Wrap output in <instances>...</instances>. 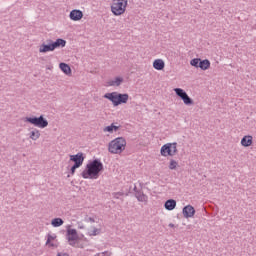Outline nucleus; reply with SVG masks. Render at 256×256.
Segmentation results:
<instances>
[{
	"instance_id": "a211bd4d",
	"label": "nucleus",
	"mask_w": 256,
	"mask_h": 256,
	"mask_svg": "<svg viewBox=\"0 0 256 256\" xmlns=\"http://www.w3.org/2000/svg\"><path fill=\"white\" fill-rule=\"evenodd\" d=\"M123 83V77H116L113 80L108 81L109 87H119Z\"/></svg>"
},
{
	"instance_id": "e433bc0d",
	"label": "nucleus",
	"mask_w": 256,
	"mask_h": 256,
	"mask_svg": "<svg viewBox=\"0 0 256 256\" xmlns=\"http://www.w3.org/2000/svg\"><path fill=\"white\" fill-rule=\"evenodd\" d=\"M169 227H175V224L170 223V224H169Z\"/></svg>"
},
{
	"instance_id": "c756f323",
	"label": "nucleus",
	"mask_w": 256,
	"mask_h": 256,
	"mask_svg": "<svg viewBox=\"0 0 256 256\" xmlns=\"http://www.w3.org/2000/svg\"><path fill=\"white\" fill-rule=\"evenodd\" d=\"M80 166H76V164H74L71 169H70V175H75V171H77V169H79Z\"/></svg>"
},
{
	"instance_id": "5701e85b",
	"label": "nucleus",
	"mask_w": 256,
	"mask_h": 256,
	"mask_svg": "<svg viewBox=\"0 0 256 256\" xmlns=\"http://www.w3.org/2000/svg\"><path fill=\"white\" fill-rule=\"evenodd\" d=\"M179 167V162H177V160L175 159H170L168 168L170 169V171H175V169H177Z\"/></svg>"
},
{
	"instance_id": "412c9836",
	"label": "nucleus",
	"mask_w": 256,
	"mask_h": 256,
	"mask_svg": "<svg viewBox=\"0 0 256 256\" xmlns=\"http://www.w3.org/2000/svg\"><path fill=\"white\" fill-rule=\"evenodd\" d=\"M135 197L141 203H147L148 197L143 192H141V191L136 192Z\"/></svg>"
},
{
	"instance_id": "f03ea898",
	"label": "nucleus",
	"mask_w": 256,
	"mask_h": 256,
	"mask_svg": "<svg viewBox=\"0 0 256 256\" xmlns=\"http://www.w3.org/2000/svg\"><path fill=\"white\" fill-rule=\"evenodd\" d=\"M125 147H127V140L123 137H118L109 142L108 151L112 155H121V152L125 151Z\"/></svg>"
},
{
	"instance_id": "39448f33",
	"label": "nucleus",
	"mask_w": 256,
	"mask_h": 256,
	"mask_svg": "<svg viewBox=\"0 0 256 256\" xmlns=\"http://www.w3.org/2000/svg\"><path fill=\"white\" fill-rule=\"evenodd\" d=\"M24 122L30 123L39 129H45V127L49 126V121H47L43 115H40L39 117H25Z\"/></svg>"
},
{
	"instance_id": "b1692460",
	"label": "nucleus",
	"mask_w": 256,
	"mask_h": 256,
	"mask_svg": "<svg viewBox=\"0 0 256 256\" xmlns=\"http://www.w3.org/2000/svg\"><path fill=\"white\" fill-rule=\"evenodd\" d=\"M64 221L61 218H54L51 221L52 227H61L63 225Z\"/></svg>"
},
{
	"instance_id": "72a5a7b5",
	"label": "nucleus",
	"mask_w": 256,
	"mask_h": 256,
	"mask_svg": "<svg viewBox=\"0 0 256 256\" xmlns=\"http://www.w3.org/2000/svg\"><path fill=\"white\" fill-rule=\"evenodd\" d=\"M112 130L113 131H119V126H115V125L112 124Z\"/></svg>"
},
{
	"instance_id": "423d86ee",
	"label": "nucleus",
	"mask_w": 256,
	"mask_h": 256,
	"mask_svg": "<svg viewBox=\"0 0 256 256\" xmlns=\"http://www.w3.org/2000/svg\"><path fill=\"white\" fill-rule=\"evenodd\" d=\"M66 239L71 247H75V245H77V241L79 240L77 230L68 228L66 231Z\"/></svg>"
},
{
	"instance_id": "f8f14e48",
	"label": "nucleus",
	"mask_w": 256,
	"mask_h": 256,
	"mask_svg": "<svg viewBox=\"0 0 256 256\" xmlns=\"http://www.w3.org/2000/svg\"><path fill=\"white\" fill-rule=\"evenodd\" d=\"M71 21H81L83 19V11L74 9L70 12Z\"/></svg>"
},
{
	"instance_id": "0eeeda50",
	"label": "nucleus",
	"mask_w": 256,
	"mask_h": 256,
	"mask_svg": "<svg viewBox=\"0 0 256 256\" xmlns=\"http://www.w3.org/2000/svg\"><path fill=\"white\" fill-rule=\"evenodd\" d=\"M174 91L176 95L180 97V99H182L184 105H193V99L189 97V95L187 94V92H185V90L181 88H175Z\"/></svg>"
},
{
	"instance_id": "f704fd0d",
	"label": "nucleus",
	"mask_w": 256,
	"mask_h": 256,
	"mask_svg": "<svg viewBox=\"0 0 256 256\" xmlns=\"http://www.w3.org/2000/svg\"><path fill=\"white\" fill-rule=\"evenodd\" d=\"M57 256H69V254H67V253H63V254L58 253Z\"/></svg>"
},
{
	"instance_id": "4468645a",
	"label": "nucleus",
	"mask_w": 256,
	"mask_h": 256,
	"mask_svg": "<svg viewBox=\"0 0 256 256\" xmlns=\"http://www.w3.org/2000/svg\"><path fill=\"white\" fill-rule=\"evenodd\" d=\"M153 67L156 71H163L165 69V62L162 59H156L153 62Z\"/></svg>"
},
{
	"instance_id": "6e6552de",
	"label": "nucleus",
	"mask_w": 256,
	"mask_h": 256,
	"mask_svg": "<svg viewBox=\"0 0 256 256\" xmlns=\"http://www.w3.org/2000/svg\"><path fill=\"white\" fill-rule=\"evenodd\" d=\"M70 161H73L74 165L81 167L83 161H85V156H83V152H79L75 155H70Z\"/></svg>"
},
{
	"instance_id": "f3484780",
	"label": "nucleus",
	"mask_w": 256,
	"mask_h": 256,
	"mask_svg": "<svg viewBox=\"0 0 256 256\" xmlns=\"http://www.w3.org/2000/svg\"><path fill=\"white\" fill-rule=\"evenodd\" d=\"M41 137V131H39V129L34 128L32 129V131H30L29 133V138L32 141H37V139H39Z\"/></svg>"
},
{
	"instance_id": "393cba45",
	"label": "nucleus",
	"mask_w": 256,
	"mask_h": 256,
	"mask_svg": "<svg viewBox=\"0 0 256 256\" xmlns=\"http://www.w3.org/2000/svg\"><path fill=\"white\" fill-rule=\"evenodd\" d=\"M199 63H201V59L200 58H194L190 61V65L192 67H196V69H199Z\"/></svg>"
},
{
	"instance_id": "dca6fc26",
	"label": "nucleus",
	"mask_w": 256,
	"mask_h": 256,
	"mask_svg": "<svg viewBox=\"0 0 256 256\" xmlns=\"http://www.w3.org/2000/svg\"><path fill=\"white\" fill-rule=\"evenodd\" d=\"M164 207L167 211H173L177 207V201L169 199L165 202Z\"/></svg>"
},
{
	"instance_id": "f257e3e1",
	"label": "nucleus",
	"mask_w": 256,
	"mask_h": 256,
	"mask_svg": "<svg viewBox=\"0 0 256 256\" xmlns=\"http://www.w3.org/2000/svg\"><path fill=\"white\" fill-rule=\"evenodd\" d=\"M103 163L99 159H95L86 165L85 170L81 173L83 179H99V173L103 171Z\"/></svg>"
},
{
	"instance_id": "c85d7f7f",
	"label": "nucleus",
	"mask_w": 256,
	"mask_h": 256,
	"mask_svg": "<svg viewBox=\"0 0 256 256\" xmlns=\"http://www.w3.org/2000/svg\"><path fill=\"white\" fill-rule=\"evenodd\" d=\"M112 256L113 253L111 251H105V252H102V253H97L95 256Z\"/></svg>"
},
{
	"instance_id": "7ed1b4c3",
	"label": "nucleus",
	"mask_w": 256,
	"mask_h": 256,
	"mask_svg": "<svg viewBox=\"0 0 256 256\" xmlns=\"http://www.w3.org/2000/svg\"><path fill=\"white\" fill-rule=\"evenodd\" d=\"M129 0H112V4L110 6L111 13L115 15V17H119L127 11V5Z\"/></svg>"
},
{
	"instance_id": "bb28decb",
	"label": "nucleus",
	"mask_w": 256,
	"mask_h": 256,
	"mask_svg": "<svg viewBox=\"0 0 256 256\" xmlns=\"http://www.w3.org/2000/svg\"><path fill=\"white\" fill-rule=\"evenodd\" d=\"M57 239V235L53 234H48L47 235V241H46V245H51V241H55Z\"/></svg>"
},
{
	"instance_id": "a878e982",
	"label": "nucleus",
	"mask_w": 256,
	"mask_h": 256,
	"mask_svg": "<svg viewBox=\"0 0 256 256\" xmlns=\"http://www.w3.org/2000/svg\"><path fill=\"white\" fill-rule=\"evenodd\" d=\"M101 233V229L93 228V230L89 231L88 234L90 237H95Z\"/></svg>"
},
{
	"instance_id": "7c9ffc66",
	"label": "nucleus",
	"mask_w": 256,
	"mask_h": 256,
	"mask_svg": "<svg viewBox=\"0 0 256 256\" xmlns=\"http://www.w3.org/2000/svg\"><path fill=\"white\" fill-rule=\"evenodd\" d=\"M124 193L123 192H114L112 196L114 199H119V197H123Z\"/></svg>"
},
{
	"instance_id": "473e14b6",
	"label": "nucleus",
	"mask_w": 256,
	"mask_h": 256,
	"mask_svg": "<svg viewBox=\"0 0 256 256\" xmlns=\"http://www.w3.org/2000/svg\"><path fill=\"white\" fill-rule=\"evenodd\" d=\"M48 247L56 248L57 245L55 243L50 242V244H46Z\"/></svg>"
},
{
	"instance_id": "1a4fd4ad",
	"label": "nucleus",
	"mask_w": 256,
	"mask_h": 256,
	"mask_svg": "<svg viewBox=\"0 0 256 256\" xmlns=\"http://www.w3.org/2000/svg\"><path fill=\"white\" fill-rule=\"evenodd\" d=\"M104 99H108L109 101H111L112 105L114 107H119V96H118V92H111V93H106L104 95Z\"/></svg>"
},
{
	"instance_id": "2f4dec72",
	"label": "nucleus",
	"mask_w": 256,
	"mask_h": 256,
	"mask_svg": "<svg viewBox=\"0 0 256 256\" xmlns=\"http://www.w3.org/2000/svg\"><path fill=\"white\" fill-rule=\"evenodd\" d=\"M84 221H85L86 223H95V219H94L93 217H88L87 215H86V217L84 218Z\"/></svg>"
},
{
	"instance_id": "4be33fe9",
	"label": "nucleus",
	"mask_w": 256,
	"mask_h": 256,
	"mask_svg": "<svg viewBox=\"0 0 256 256\" xmlns=\"http://www.w3.org/2000/svg\"><path fill=\"white\" fill-rule=\"evenodd\" d=\"M59 67L61 69V71H63L65 73V75H71V67L68 66L67 63H60Z\"/></svg>"
},
{
	"instance_id": "9b49d317",
	"label": "nucleus",
	"mask_w": 256,
	"mask_h": 256,
	"mask_svg": "<svg viewBox=\"0 0 256 256\" xmlns=\"http://www.w3.org/2000/svg\"><path fill=\"white\" fill-rule=\"evenodd\" d=\"M182 213L186 219H189L195 216V208L191 205H187L183 208Z\"/></svg>"
},
{
	"instance_id": "cd10ccee",
	"label": "nucleus",
	"mask_w": 256,
	"mask_h": 256,
	"mask_svg": "<svg viewBox=\"0 0 256 256\" xmlns=\"http://www.w3.org/2000/svg\"><path fill=\"white\" fill-rule=\"evenodd\" d=\"M104 133H113V125L111 124L110 126H106L103 128Z\"/></svg>"
},
{
	"instance_id": "ddd939ff",
	"label": "nucleus",
	"mask_w": 256,
	"mask_h": 256,
	"mask_svg": "<svg viewBox=\"0 0 256 256\" xmlns=\"http://www.w3.org/2000/svg\"><path fill=\"white\" fill-rule=\"evenodd\" d=\"M242 147H251L253 145V136L247 135L241 139Z\"/></svg>"
},
{
	"instance_id": "6ab92c4d",
	"label": "nucleus",
	"mask_w": 256,
	"mask_h": 256,
	"mask_svg": "<svg viewBox=\"0 0 256 256\" xmlns=\"http://www.w3.org/2000/svg\"><path fill=\"white\" fill-rule=\"evenodd\" d=\"M127 101H129V94L125 93V94H121L118 92V105H122L127 103Z\"/></svg>"
},
{
	"instance_id": "9d476101",
	"label": "nucleus",
	"mask_w": 256,
	"mask_h": 256,
	"mask_svg": "<svg viewBox=\"0 0 256 256\" xmlns=\"http://www.w3.org/2000/svg\"><path fill=\"white\" fill-rule=\"evenodd\" d=\"M47 43H50L52 45V49L53 51H55V49H59L61 47H65L67 45V41L58 38L56 41L53 42V40L49 39L47 40Z\"/></svg>"
},
{
	"instance_id": "2eb2a0df",
	"label": "nucleus",
	"mask_w": 256,
	"mask_h": 256,
	"mask_svg": "<svg viewBox=\"0 0 256 256\" xmlns=\"http://www.w3.org/2000/svg\"><path fill=\"white\" fill-rule=\"evenodd\" d=\"M49 51H54L51 42L48 44H41L39 47V53H49Z\"/></svg>"
},
{
	"instance_id": "c9c22d12",
	"label": "nucleus",
	"mask_w": 256,
	"mask_h": 256,
	"mask_svg": "<svg viewBox=\"0 0 256 256\" xmlns=\"http://www.w3.org/2000/svg\"><path fill=\"white\" fill-rule=\"evenodd\" d=\"M78 228H80V229H85V226L80 225V226H78Z\"/></svg>"
},
{
	"instance_id": "20e7f679",
	"label": "nucleus",
	"mask_w": 256,
	"mask_h": 256,
	"mask_svg": "<svg viewBox=\"0 0 256 256\" xmlns=\"http://www.w3.org/2000/svg\"><path fill=\"white\" fill-rule=\"evenodd\" d=\"M178 153L177 142L166 143L160 149V155H162V157H175Z\"/></svg>"
},
{
	"instance_id": "aec40b11",
	"label": "nucleus",
	"mask_w": 256,
	"mask_h": 256,
	"mask_svg": "<svg viewBox=\"0 0 256 256\" xmlns=\"http://www.w3.org/2000/svg\"><path fill=\"white\" fill-rule=\"evenodd\" d=\"M209 67H211V62L208 59L200 60L199 68L202 71H207V69H209Z\"/></svg>"
}]
</instances>
